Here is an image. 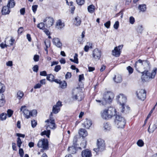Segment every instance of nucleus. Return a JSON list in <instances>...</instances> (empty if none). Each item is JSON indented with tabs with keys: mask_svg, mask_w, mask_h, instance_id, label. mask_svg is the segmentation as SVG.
Returning a JSON list of instances; mask_svg holds the SVG:
<instances>
[{
	"mask_svg": "<svg viewBox=\"0 0 157 157\" xmlns=\"http://www.w3.org/2000/svg\"><path fill=\"white\" fill-rule=\"evenodd\" d=\"M23 31V28L22 27H20L18 30V33L19 34H21Z\"/></svg>",
	"mask_w": 157,
	"mask_h": 157,
	"instance_id": "61",
	"label": "nucleus"
},
{
	"mask_svg": "<svg viewBox=\"0 0 157 157\" xmlns=\"http://www.w3.org/2000/svg\"><path fill=\"white\" fill-rule=\"evenodd\" d=\"M101 52L98 48L95 49L92 52V57L95 59L99 60L101 57Z\"/></svg>",
	"mask_w": 157,
	"mask_h": 157,
	"instance_id": "12",
	"label": "nucleus"
},
{
	"mask_svg": "<svg viewBox=\"0 0 157 157\" xmlns=\"http://www.w3.org/2000/svg\"><path fill=\"white\" fill-rule=\"evenodd\" d=\"M20 13L21 15H24L25 12V8H22L20 10Z\"/></svg>",
	"mask_w": 157,
	"mask_h": 157,
	"instance_id": "63",
	"label": "nucleus"
},
{
	"mask_svg": "<svg viewBox=\"0 0 157 157\" xmlns=\"http://www.w3.org/2000/svg\"><path fill=\"white\" fill-rule=\"evenodd\" d=\"M116 99L119 104L121 106V112H123L124 109V105L126 101V98L123 94H120L117 96Z\"/></svg>",
	"mask_w": 157,
	"mask_h": 157,
	"instance_id": "8",
	"label": "nucleus"
},
{
	"mask_svg": "<svg viewBox=\"0 0 157 157\" xmlns=\"http://www.w3.org/2000/svg\"><path fill=\"white\" fill-rule=\"evenodd\" d=\"M113 80L116 83H120L122 81V78L120 75H115L113 78Z\"/></svg>",
	"mask_w": 157,
	"mask_h": 157,
	"instance_id": "21",
	"label": "nucleus"
},
{
	"mask_svg": "<svg viewBox=\"0 0 157 157\" xmlns=\"http://www.w3.org/2000/svg\"><path fill=\"white\" fill-rule=\"evenodd\" d=\"M33 70L34 71L37 72L38 70V66L37 65H35L33 68Z\"/></svg>",
	"mask_w": 157,
	"mask_h": 157,
	"instance_id": "54",
	"label": "nucleus"
},
{
	"mask_svg": "<svg viewBox=\"0 0 157 157\" xmlns=\"http://www.w3.org/2000/svg\"><path fill=\"white\" fill-rule=\"evenodd\" d=\"M72 98L73 100L81 101L84 98L83 94L79 88L74 89L72 91Z\"/></svg>",
	"mask_w": 157,
	"mask_h": 157,
	"instance_id": "4",
	"label": "nucleus"
},
{
	"mask_svg": "<svg viewBox=\"0 0 157 157\" xmlns=\"http://www.w3.org/2000/svg\"><path fill=\"white\" fill-rule=\"evenodd\" d=\"M119 21H116L115 22V23L113 25V27H114V28L116 29H117L119 27Z\"/></svg>",
	"mask_w": 157,
	"mask_h": 157,
	"instance_id": "49",
	"label": "nucleus"
},
{
	"mask_svg": "<svg viewBox=\"0 0 157 157\" xmlns=\"http://www.w3.org/2000/svg\"><path fill=\"white\" fill-rule=\"evenodd\" d=\"M85 32L84 31L82 32L81 35V39H79L78 41L80 44L82 43V40L83 38L85 36Z\"/></svg>",
	"mask_w": 157,
	"mask_h": 157,
	"instance_id": "40",
	"label": "nucleus"
},
{
	"mask_svg": "<svg viewBox=\"0 0 157 157\" xmlns=\"http://www.w3.org/2000/svg\"><path fill=\"white\" fill-rule=\"evenodd\" d=\"M78 133L82 137H85L88 135L87 131L84 128H81L79 130Z\"/></svg>",
	"mask_w": 157,
	"mask_h": 157,
	"instance_id": "23",
	"label": "nucleus"
},
{
	"mask_svg": "<svg viewBox=\"0 0 157 157\" xmlns=\"http://www.w3.org/2000/svg\"><path fill=\"white\" fill-rule=\"evenodd\" d=\"M52 42L53 44L58 48H61L62 44L60 42L59 39L57 38H55L53 39Z\"/></svg>",
	"mask_w": 157,
	"mask_h": 157,
	"instance_id": "17",
	"label": "nucleus"
},
{
	"mask_svg": "<svg viewBox=\"0 0 157 157\" xmlns=\"http://www.w3.org/2000/svg\"><path fill=\"white\" fill-rule=\"evenodd\" d=\"M15 5V3L14 2V0H10L8 1L7 6L10 8H13Z\"/></svg>",
	"mask_w": 157,
	"mask_h": 157,
	"instance_id": "30",
	"label": "nucleus"
},
{
	"mask_svg": "<svg viewBox=\"0 0 157 157\" xmlns=\"http://www.w3.org/2000/svg\"><path fill=\"white\" fill-rule=\"evenodd\" d=\"M104 25L108 29L109 28L110 25V21H107L104 24Z\"/></svg>",
	"mask_w": 157,
	"mask_h": 157,
	"instance_id": "50",
	"label": "nucleus"
},
{
	"mask_svg": "<svg viewBox=\"0 0 157 157\" xmlns=\"http://www.w3.org/2000/svg\"><path fill=\"white\" fill-rule=\"evenodd\" d=\"M61 102L58 101L56 104L54 105L52 108V112L55 114L57 113L60 110V108L62 106Z\"/></svg>",
	"mask_w": 157,
	"mask_h": 157,
	"instance_id": "14",
	"label": "nucleus"
},
{
	"mask_svg": "<svg viewBox=\"0 0 157 157\" xmlns=\"http://www.w3.org/2000/svg\"><path fill=\"white\" fill-rule=\"evenodd\" d=\"M31 124L32 127L34 128L37 124V122L35 120H33L31 121Z\"/></svg>",
	"mask_w": 157,
	"mask_h": 157,
	"instance_id": "48",
	"label": "nucleus"
},
{
	"mask_svg": "<svg viewBox=\"0 0 157 157\" xmlns=\"http://www.w3.org/2000/svg\"><path fill=\"white\" fill-rule=\"evenodd\" d=\"M54 20L51 17H46L44 20V22L45 26L48 28H49L52 26L54 23Z\"/></svg>",
	"mask_w": 157,
	"mask_h": 157,
	"instance_id": "13",
	"label": "nucleus"
},
{
	"mask_svg": "<svg viewBox=\"0 0 157 157\" xmlns=\"http://www.w3.org/2000/svg\"><path fill=\"white\" fill-rule=\"evenodd\" d=\"M137 144L139 147H142L144 145V143L141 140H139L137 142Z\"/></svg>",
	"mask_w": 157,
	"mask_h": 157,
	"instance_id": "39",
	"label": "nucleus"
},
{
	"mask_svg": "<svg viewBox=\"0 0 157 157\" xmlns=\"http://www.w3.org/2000/svg\"><path fill=\"white\" fill-rule=\"evenodd\" d=\"M5 90V87L4 85L0 82V93L4 92Z\"/></svg>",
	"mask_w": 157,
	"mask_h": 157,
	"instance_id": "37",
	"label": "nucleus"
},
{
	"mask_svg": "<svg viewBox=\"0 0 157 157\" xmlns=\"http://www.w3.org/2000/svg\"><path fill=\"white\" fill-rule=\"evenodd\" d=\"M137 31L138 33H141L143 30V27L142 25H139L137 28Z\"/></svg>",
	"mask_w": 157,
	"mask_h": 157,
	"instance_id": "41",
	"label": "nucleus"
},
{
	"mask_svg": "<svg viewBox=\"0 0 157 157\" xmlns=\"http://www.w3.org/2000/svg\"><path fill=\"white\" fill-rule=\"evenodd\" d=\"M44 44L46 46L45 48L48 49L49 48L51 45V42L48 40H46L44 41Z\"/></svg>",
	"mask_w": 157,
	"mask_h": 157,
	"instance_id": "34",
	"label": "nucleus"
},
{
	"mask_svg": "<svg viewBox=\"0 0 157 157\" xmlns=\"http://www.w3.org/2000/svg\"><path fill=\"white\" fill-rule=\"evenodd\" d=\"M21 113L23 114L25 117L27 119L29 118L30 117V111L27 108L25 105L21 106L20 109Z\"/></svg>",
	"mask_w": 157,
	"mask_h": 157,
	"instance_id": "11",
	"label": "nucleus"
},
{
	"mask_svg": "<svg viewBox=\"0 0 157 157\" xmlns=\"http://www.w3.org/2000/svg\"><path fill=\"white\" fill-rule=\"evenodd\" d=\"M6 65L7 66H12L13 65V62L12 61H10L7 62L6 63Z\"/></svg>",
	"mask_w": 157,
	"mask_h": 157,
	"instance_id": "62",
	"label": "nucleus"
},
{
	"mask_svg": "<svg viewBox=\"0 0 157 157\" xmlns=\"http://www.w3.org/2000/svg\"><path fill=\"white\" fill-rule=\"evenodd\" d=\"M24 95L23 92L21 91H19L17 93V98L20 100Z\"/></svg>",
	"mask_w": 157,
	"mask_h": 157,
	"instance_id": "29",
	"label": "nucleus"
},
{
	"mask_svg": "<svg viewBox=\"0 0 157 157\" xmlns=\"http://www.w3.org/2000/svg\"><path fill=\"white\" fill-rule=\"evenodd\" d=\"M76 1L78 4L79 5H82L84 4L85 0H76Z\"/></svg>",
	"mask_w": 157,
	"mask_h": 157,
	"instance_id": "43",
	"label": "nucleus"
},
{
	"mask_svg": "<svg viewBox=\"0 0 157 157\" xmlns=\"http://www.w3.org/2000/svg\"><path fill=\"white\" fill-rule=\"evenodd\" d=\"M114 94L111 92H105L103 95V100L105 103L111 102L114 97Z\"/></svg>",
	"mask_w": 157,
	"mask_h": 157,
	"instance_id": "7",
	"label": "nucleus"
},
{
	"mask_svg": "<svg viewBox=\"0 0 157 157\" xmlns=\"http://www.w3.org/2000/svg\"><path fill=\"white\" fill-rule=\"evenodd\" d=\"M82 157H91L92 156L91 152L87 149L82 151Z\"/></svg>",
	"mask_w": 157,
	"mask_h": 157,
	"instance_id": "19",
	"label": "nucleus"
},
{
	"mask_svg": "<svg viewBox=\"0 0 157 157\" xmlns=\"http://www.w3.org/2000/svg\"><path fill=\"white\" fill-rule=\"evenodd\" d=\"M92 44L90 42H87L86 45L85 46L84 50L86 52H88L89 48H92Z\"/></svg>",
	"mask_w": 157,
	"mask_h": 157,
	"instance_id": "25",
	"label": "nucleus"
},
{
	"mask_svg": "<svg viewBox=\"0 0 157 157\" xmlns=\"http://www.w3.org/2000/svg\"><path fill=\"white\" fill-rule=\"evenodd\" d=\"M92 124V123L91 121L87 119H86L83 124L84 127L87 129L89 128L90 127Z\"/></svg>",
	"mask_w": 157,
	"mask_h": 157,
	"instance_id": "22",
	"label": "nucleus"
},
{
	"mask_svg": "<svg viewBox=\"0 0 157 157\" xmlns=\"http://www.w3.org/2000/svg\"><path fill=\"white\" fill-rule=\"evenodd\" d=\"M127 69L128 71L129 74H132L133 71V69L130 66H128L127 67Z\"/></svg>",
	"mask_w": 157,
	"mask_h": 157,
	"instance_id": "42",
	"label": "nucleus"
},
{
	"mask_svg": "<svg viewBox=\"0 0 157 157\" xmlns=\"http://www.w3.org/2000/svg\"><path fill=\"white\" fill-rule=\"evenodd\" d=\"M13 113V111L11 109H8L7 111V113L9 117L11 116Z\"/></svg>",
	"mask_w": 157,
	"mask_h": 157,
	"instance_id": "51",
	"label": "nucleus"
},
{
	"mask_svg": "<svg viewBox=\"0 0 157 157\" xmlns=\"http://www.w3.org/2000/svg\"><path fill=\"white\" fill-rule=\"evenodd\" d=\"M136 95L140 100L144 101L146 97V91L143 89H139L136 92Z\"/></svg>",
	"mask_w": 157,
	"mask_h": 157,
	"instance_id": "10",
	"label": "nucleus"
},
{
	"mask_svg": "<svg viewBox=\"0 0 157 157\" xmlns=\"http://www.w3.org/2000/svg\"><path fill=\"white\" fill-rule=\"evenodd\" d=\"M78 55L77 53H75V56L74 57V60H75V63L78 64Z\"/></svg>",
	"mask_w": 157,
	"mask_h": 157,
	"instance_id": "46",
	"label": "nucleus"
},
{
	"mask_svg": "<svg viewBox=\"0 0 157 157\" xmlns=\"http://www.w3.org/2000/svg\"><path fill=\"white\" fill-rule=\"evenodd\" d=\"M64 26V23L62 22L60 20H58L56 23V27L59 29H61Z\"/></svg>",
	"mask_w": 157,
	"mask_h": 157,
	"instance_id": "24",
	"label": "nucleus"
},
{
	"mask_svg": "<svg viewBox=\"0 0 157 157\" xmlns=\"http://www.w3.org/2000/svg\"><path fill=\"white\" fill-rule=\"evenodd\" d=\"M59 84L60 87L62 89L65 88L67 87V84L65 81H61Z\"/></svg>",
	"mask_w": 157,
	"mask_h": 157,
	"instance_id": "32",
	"label": "nucleus"
},
{
	"mask_svg": "<svg viewBox=\"0 0 157 157\" xmlns=\"http://www.w3.org/2000/svg\"><path fill=\"white\" fill-rule=\"evenodd\" d=\"M19 153L21 157H23L24 154V151L22 148H19Z\"/></svg>",
	"mask_w": 157,
	"mask_h": 157,
	"instance_id": "45",
	"label": "nucleus"
},
{
	"mask_svg": "<svg viewBox=\"0 0 157 157\" xmlns=\"http://www.w3.org/2000/svg\"><path fill=\"white\" fill-rule=\"evenodd\" d=\"M54 76L52 74H50L48 75H47V79L50 81H53L54 80Z\"/></svg>",
	"mask_w": 157,
	"mask_h": 157,
	"instance_id": "35",
	"label": "nucleus"
},
{
	"mask_svg": "<svg viewBox=\"0 0 157 157\" xmlns=\"http://www.w3.org/2000/svg\"><path fill=\"white\" fill-rule=\"evenodd\" d=\"M97 148H95L94 150L96 152L100 151H103L105 149V144L104 141L101 139L97 140Z\"/></svg>",
	"mask_w": 157,
	"mask_h": 157,
	"instance_id": "6",
	"label": "nucleus"
},
{
	"mask_svg": "<svg viewBox=\"0 0 157 157\" xmlns=\"http://www.w3.org/2000/svg\"><path fill=\"white\" fill-rule=\"evenodd\" d=\"M39 147H42L44 150H47L48 148V141L44 139L40 140L37 144Z\"/></svg>",
	"mask_w": 157,
	"mask_h": 157,
	"instance_id": "9",
	"label": "nucleus"
},
{
	"mask_svg": "<svg viewBox=\"0 0 157 157\" xmlns=\"http://www.w3.org/2000/svg\"><path fill=\"white\" fill-rule=\"evenodd\" d=\"M157 128V122L151 124L148 128V131L149 133H152Z\"/></svg>",
	"mask_w": 157,
	"mask_h": 157,
	"instance_id": "16",
	"label": "nucleus"
},
{
	"mask_svg": "<svg viewBox=\"0 0 157 157\" xmlns=\"http://www.w3.org/2000/svg\"><path fill=\"white\" fill-rule=\"evenodd\" d=\"M39 57L38 55H36L34 56L33 59L35 62L38 61L39 60Z\"/></svg>",
	"mask_w": 157,
	"mask_h": 157,
	"instance_id": "55",
	"label": "nucleus"
},
{
	"mask_svg": "<svg viewBox=\"0 0 157 157\" xmlns=\"http://www.w3.org/2000/svg\"><path fill=\"white\" fill-rule=\"evenodd\" d=\"M45 24L44 22H41L37 25V27L40 29H44L45 27Z\"/></svg>",
	"mask_w": 157,
	"mask_h": 157,
	"instance_id": "36",
	"label": "nucleus"
},
{
	"mask_svg": "<svg viewBox=\"0 0 157 157\" xmlns=\"http://www.w3.org/2000/svg\"><path fill=\"white\" fill-rule=\"evenodd\" d=\"M104 131L105 132H107L110 130L111 127L109 124L107 123L104 124Z\"/></svg>",
	"mask_w": 157,
	"mask_h": 157,
	"instance_id": "26",
	"label": "nucleus"
},
{
	"mask_svg": "<svg viewBox=\"0 0 157 157\" xmlns=\"http://www.w3.org/2000/svg\"><path fill=\"white\" fill-rule=\"evenodd\" d=\"M42 85H41L39 83L36 84L34 87V88L35 89H39L40 88Z\"/></svg>",
	"mask_w": 157,
	"mask_h": 157,
	"instance_id": "58",
	"label": "nucleus"
},
{
	"mask_svg": "<svg viewBox=\"0 0 157 157\" xmlns=\"http://www.w3.org/2000/svg\"><path fill=\"white\" fill-rule=\"evenodd\" d=\"M84 78L83 74L80 75L79 76V81L81 82L84 79Z\"/></svg>",
	"mask_w": 157,
	"mask_h": 157,
	"instance_id": "59",
	"label": "nucleus"
},
{
	"mask_svg": "<svg viewBox=\"0 0 157 157\" xmlns=\"http://www.w3.org/2000/svg\"><path fill=\"white\" fill-rule=\"evenodd\" d=\"M95 6L93 5H90L88 7L87 9L88 11L90 13H93L95 10Z\"/></svg>",
	"mask_w": 157,
	"mask_h": 157,
	"instance_id": "28",
	"label": "nucleus"
},
{
	"mask_svg": "<svg viewBox=\"0 0 157 157\" xmlns=\"http://www.w3.org/2000/svg\"><path fill=\"white\" fill-rule=\"evenodd\" d=\"M10 8L7 5L3 7L1 11L2 14L6 15L9 14L10 12Z\"/></svg>",
	"mask_w": 157,
	"mask_h": 157,
	"instance_id": "18",
	"label": "nucleus"
},
{
	"mask_svg": "<svg viewBox=\"0 0 157 157\" xmlns=\"http://www.w3.org/2000/svg\"><path fill=\"white\" fill-rule=\"evenodd\" d=\"M71 76V73L68 72L65 75V78L66 79L70 78Z\"/></svg>",
	"mask_w": 157,
	"mask_h": 157,
	"instance_id": "57",
	"label": "nucleus"
},
{
	"mask_svg": "<svg viewBox=\"0 0 157 157\" xmlns=\"http://www.w3.org/2000/svg\"><path fill=\"white\" fill-rule=\"evenodd\" d=\"M114 121L118 128H124L126 124L125 118L117 114L116 115Z\"/></svg>",
	"mask_w": 157,
	"mask_h": 157,
	"instance_id": "5",
	"label": "nucleus"
},
{
	"mask_svg": "<svg viewBox=\"0 0 157 157\" xmlns=\"http://www.w3.org/2000/svg\"><path fill=\"white\" fill-rule=\"evenodd\" d=\"M122 47L123 45H121L115 47L112 51L113 55L116 57L119 56L121 54L120 49L122 48Z\"/></svg>",
	"mask_w": 157,
	"mask_h": 157,
	"instance_id": "15",
	"label": "nucleus"
},
{
	"mask_svg": "<svg viewBox=\"0 0 157 157\" xmlns=\"http://www.w3.org/2000/svg\"><path fill=\"white\" fill-rule=\"evenodd\" d=\"M45 122L48 123L47 124L46 129L47 130H44L41 133V136L46 135V136L49 138L50 133V131L49 129H54L56 128V126L55 123V121L54 119L47 120Z\"/></svg>",
	"mask_w": 157,
	"mask_h": 157,
	"instance_id": "3",
	"label": "nucleus"
},
{
	"mask_svg": "<svg viewBox=\"0 0 157 157\" xmlns=\"http://www.w3.org/2000/svg\"><path fill=\"white\" fill-rule=\"evenodd\" d=\"M37 111L36 110H33L32 112L30 111V116H34L36 115Z\"/></svg>",
	"mask_w": 157,
	"mask_h": 157,
	"instance_id": "53",
	"label": "nucleus"
},
{
	"mask_svg": "<svg viewBox=\"0 0 157 157\" xmlns=\"http://www.w3.org/2000/svg\"><path fill=\"white\" fill-rule=\"evenodd\" d=\"M115 109L112 107H109L105 109L101 112V116L102 118L105 120H108L111 118L116 114Z\"/></svg>",
	"mask_w": 157,
	"mask_h": 157,
	"instance_id": "2",
	"label": "nucleus"
},
{
	"mask_svg": "<svg viewBox=\"0 0 157 157\" xmlns=\"http://www.w3.org/2000/svg\"><path fill=\"white\" fill-rule=\"evenodd\" d=\"M6 115L2 113L0 115V118L2 120H5L6 119Z\"/></svg>",
	"mask_w": 157,
	"mask_h": 157,
	"instance_id": "44",
	"label": "nucleus"
},
{
	"mask_svg": "<svg viewBox=\"0 0 157 157\" xmlns=\"http://www.w3.org/2000/svg\"><path fill=\"white\" fill-rule=\"evenodd\" d=\"M4 97L2 94L0 93V106H3L5 103Z\"/></svg>",
	"mask_w": 157,
	"mask_h": 157,
	"instance_id": "27",
	"label": "nucleus"
},
{
	"mask_svg": "<svg viewBox=\"0 0 157 157\" xmlns=\"http://www.w3.org/2000/svg\"><path fill=\"white\" fill-rule=\"evenodd\" d=\"M134 67L137 71L142 74L141 79L144 81H148L154 78L157 71V68L155 67L151 73L149 72L151 65L149 62L147 60L139 59L136 62Z\"/></svg>",
	"mask_w": 157,
	"mask_h": 157,
	"instance_id": "1",
	"label": "nucleus"
},
{
	"mask_svg": "<svg viewBox=\"0 0 157 157\" xmlns=\"http://www.w3.org/2000/svg\"><path fill=\"white\" fill-rule=\"evenodd\" d=\"M81 22L80 18L77 16L73 20V23L76 26H78L80 25Z\"/></svg>",
	"mask_w": 157,
	"mask_h": 157,
	"instance_id": "20",
	"label": "nucleus"
},
{
	"mask_svg": "<svg viewBox=\"0 0 157 157\" xmlns=\"http://www.w3.org/2000/svg\"><path fill=\"white\" fill-rule=\"evenodd\" d=\"M40 75L41 76H46L47 75L46 72L45 71H41L40 72Z\"/></svg>",
	"mask_w": 157,
	"mask_h": 157,
	"instance_id": "64",
	"label": "nucleus"
},
{
	"mask_svg": "<svg viewBox=\"0 0 157 157\" xmlns=\"http://www.w3.org/2000/svg\"><path fill=\"white\" fill-rule=\"evenodd\" d=\"M129 22L132 24H133L135 21L134 18L132 16H131L129 18Z\"/></svg>",
	"mask_w": 157,
	"mask_h": 157,
	"instance_id": "52",
	"label": "nucleus"
},
{
	"mask_svg": "<svg viewBox=\"0 0 157 157\" xmlns=\"http://www.w3.org/2000/svg\"><path fill=\"white\" fill-rule=\"evenodd\" d=\"M68 149L70 152L71 154H73L76 152V148L74 146L69 147Z\"/></svg>",
	"mask_w": 157,
	"mask_h": 157,
	"instance_id": "33",
	"label": "nucleus"
},
{
	"mask_svg": "<svg viewBox=\"0 0 157 157\" xmlns=\"http://www.w3.org/2000/svg\"><path fill=\"white\" fill-rule=\"evenodd\" d=\"M61 69V66L60 65H57L55 66L54 69V71L56 72H58Z\"/></svg>",
	"mask_w": 157,
	"mask_h": 157,
	"instance_id": "47",
	"label": "nucleus"
},
{
	"mask_svg": "<svg viewBox=\"0 0 157 157\" xmlns=\"http://www.w3.org/2000/svg\"><path fill=\"white\" fill-rule=\"evenodd\" d=\"M139 9L141 11L144 12L146 10V5L145 4L140 5L139 6Z\"/></svg>",
	"mask_w": 157,
	"mask_h": 157,
	"instance_id": "31",
	"label": "nucleus"
},
{
	"mask_svg": "<svg viewBox=\"0 0 157 157\" xmlns=\"http://www.w3.org/2000/svg\"><path fill=\"white\" fill-rule=\"evenodd\" d=\"M17 146L20 148L22 142L20 137L17 138Z\"/></svg>",
	"mask_w": 157,
	"mask_h": 157,
	"instance_id": "38",
	"label": "nucleus"
},
{
	"mask_svg": "<svg viewBox=\"0 0 157 157\" xmlns=\"http://www.w3.org/2000/svg\"><path fill=\"white\" fill-rule=\"evenodd\" d=\"M38 6L37 5H33L32 7V10L34 13H35L36 10Z\"/></svg>",
	"mask_w": 157,
	"mask_h": 157,
	"instance_id": "56",
	"label": "nucleus"
},
{
	"mask_svg": "<svg viewBox=\"0 0 157 157\" xmlns=\"http://www.w3.org/2000/svg\"><path fill=\"white\" fill-rule=\"evenodd\" d=\"M0 46L3 49L5 47H7V45L5 43L4 44L3 43H2L0 44Z\"/></svg>",
	"mask_w": 157,
	"mask_h": 157,
	"instance_id": "60",
	"label": "nucleus"
}]
</instances>
